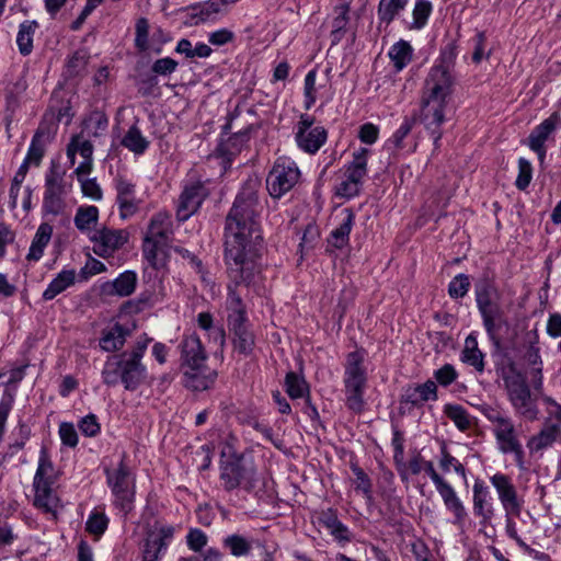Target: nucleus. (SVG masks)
I'll return each instance as SVG.
<instances>
[{
    "label": "nucleus",
    "mask_w": 561,
    "mask_h": 561,
    "mask_svg": "<svg viewBox=\"0 0 561 561\" xmlns=\"http://www.w3.org/2000/svg\"><path fill=\"white\" fill-rule=\"evenodd\" d=\"M99 209L95 206L79 207L75 216V226L80 231H87L98 222Z\"/></svg>",
    "instance_id": "nucleus-39"
},
{
    "label": "nucleus",
    "mask_w": 561,
    "mask_h": 561,
    "mask_svg": "<svg viewBox=\"0 0 561 561\" xmlns=\"http://www.w3.org/2000/svg\"><path fill=\"white\" fill-rule=\"evenodd\" d=\"M220 480L227 491H232L237 488L251 491L259 479L252 460L244 456L231 455L221 462Z\"/></svg>",
    "instance_id": "nucleus-6"
},
{
    "label": "nucleus",
    "mask_w": 561,
    "mask_h": 561,
    "mask_svg": "<svg viewBox=\"0 0 561 561\" xmlns=\"http://www.w3.org/2000/svg\"><path fill=\"white\" fill-rule=\"evenodd\" d=\"M476 297L484 328L490 335H493L505 323L500 295L493 284L482 280L476 286Z\"/></svg>",
    "instance_id": "nucleus-10"
},
{
    "label": "nucleus",
    "mask_w": 561,
    "mask_h": 561,
    "mask_svg": "<svg viewBox=\"0 0 561 561\" xmlns=\"http://www.w3.org/2000/svg\"><path fill=\"white\" fill-rule=\"evenodd\" d=\"M300 171L295 161L287 157L276 159L266 179L270 195L280 198L289 192L299 181Z\"/></svg>",
    "instance_id": "nucleus-11"
},
{
    "label": "nucleus",
    "mask_w": 561,
    "mask_h": 561,
    "mask_svg": "<svg viewBox=\"0 0 561 561\" xmlns=\"http://www.w3.org/2000/svg\"><path fill=\"white\" fill-rule=\"evenodd\" d=\"M122 145L136 154H140L147 149L149 142L141 135L140 130L136 126H133L124 136Z\"/></svg>",
    "instance_id": "nucleus-41"
},
{
    "label": "nucleus",
    "mask_w": 561,
    "mask_h": 561,
    "mask_svg": "<svg viewBox=\"0 0 561 561\" xmlns=\"http://www.w3.org/2000/svg\"><path fill=\"white\" fill-rule=\"evenodd\" d=\"M473 510L474 514L481 517L483 523H489L494 515L489 490L479 482H476L473 485Z\"/></svg>",
    "instance_id": "nucleus-26"
},
{
    "label": "nucleus",
    "mask_w": 561,
    "mask_h": 561,
    "mask_svg": "<svg viewBox=\"0 0 561 561\" xmlns=\"http://www.w3.org/2000/svg\"><path fill=\"white\" fill-rule=\"evenodd\" d=\"M560 431L557 425H547L538 434L531 436L527 442L530 454H537L551 447L559 438Z\"/></svg>",
    "instance_id": "nucleus-27"
},
{
    "label": "nucleus",
    "mask_w": 561,
    "mask_h": 561,
    "mask_svg": "<svg viewBox=\"0 0 561 561\" xmlns=\"http://www.w3.org/2000/svg\"><path fill=\"white\" fill-rule=\"evenodd\" d=\"M448 100L422 94L420 119L425 128L434 136L435 142L440 139L439 127L445 121V110Z\"/></svg>",
    "instance_id": "nucleus-15"
},
{
    "label": "nucleus",
    "mask_w": 561,
    "mask_h": 561,
    "mask_svg": "<svg viewBox=\"0 0 561 561\" xmlns=\"http://www.w3.org/2000/svg\"><path fill=\"white\" fill-rule=\"evenodd\" d=\"M180 347L183 367H197V365L206 363V352L202 345L199 337L196 334H190L185 336L182 340Z\"/></svg>",
    "instance_id": "nucleus-24"
},
{
    "label": "nucleus",
    "mask_w": 561,
    "mask_h": 561,
    "mask_svg": "<svg viewBox=\"0 0 561 561\" xmlns=\"http://www.w3.org/2000/svg\"><path fill=\"white\" fill-rule=\"evenodd\" d=\"M57 471L50 460L46 448L41 449L37 470L34 477V505L45 513H55L58 507V497L54 490Z\"/></svg>",
    "instance_id": "nucleus-3"
},
{
    "label": "nucleus",
    "mask_w": 561,
    "mask_h": 561,
    "mask_svg": "<svg viewBox=\"0 0 561 561\" xmlns=\"http://www.w3.org/2000/svg\"><path fill=\"white\" fill-rule=\"evenodd\" d=\"M352 470L356 477L355 479V489L357 491H362L366 496H370L371 492V482L368 476L364 472L362 468L356 465L352 466Z\"/></svg>",
    "instance_id": "nucleus-55"
},
{
    "label": "nucleus",
    "mask_w": 561,
    "mask_h": 561,
    "mask_svg": "<svg viewBox=\"0 0 561 561\" xmlns=\"http://www.w3.org/2000/svg\"><path fill=\"white\" fill-rule=\"evenodd\" d=\"M59 435L61 442L69 446L75 447L78 444L77 431L71 423H61L59 426Z\"/></svg>",
    "instance_id": "nucleus-57"
},
{
    "label": "nucleus",
    "mask_w": 561,
    "mask_h": 561,
    "mask_svg": "<svg viewBox=\"0 0 561 561\" xmlns=\"http://www.w3.org/2000/svg\"><path fill=\"white\" fill-rule=\"evenodd\" d=\"M173 534L172 526H161L157 530L150 531L145 543L142 561H158L161 551L167 548Z\"/></svg>",
    "instance_id": "nucleus-21"
},
{
    "label": "nucleus",
    "mask_w": 561,
    "mask_h": 561,
    "mask_svg": "<svg viewBox=\"0 0 561 561\" xmlns=\"http://www.w3.org/2000/svg\"><path fill=\"white\" fill-rule=\"evenodd\" d=\"M137 277L134 272H125L121 274L112 284L115 294L125 297L134 293Z\"/></svg>",
    "instance_id": "nucleus-44"
},
{
    "label": "nucleus",
    "mask_w": 561,
    "mask_h": 561,
    "mask_svg": "<svg viewBox=\"0 0 561 561\" xmlns=\"http://www.w3.org/2000/svg\"><path fill=\"white\" fill-rule=\"evenodd\" d=\"M444 413L462 432L468 431L472 426V417L462 405L446 404Z\"/></svg>",
    "instance_id": "nucleus-37"
},
{
    "label": "nucleus",
    "mask_w": 561,
    "mask_h": 561,
    "mask_svg": "<svg viewBox=\"0 0 561 561\" xmlns=\"http://www.w3.org/2000/svg\"><path fill=\"white\" fill-rule=\"evenodd\" d=\"M172 232V220L168 213L159 211L152 216L142 243L144 256L151 266L159 264V252L168 244Z\"/></svg>",
    "instance_id": "nucleus-9"
},
{
    "label": "nucleus",
    "mask_w": 561,
    "mask_h": 561,
    "mask_svg": "<svg viewBox=\"0 0 561 561\" xmlns=\"http://www.w3.org/2000/svg\"><path fill=\"white\" fill-rule=\"evenodd\" d=\"M407 3L408 0H380L378 7L380 20L389 24Z\"/></svg>",
    "instance_id": "nucleus-43"
},
{
    "label": "nucleus",
    "mask_w": 561,
    "mask_h": 561,
    "mask_svg": "<svg viewBox=\"0 0 561 561\" xmlns=\"http://www.w3.org/2000/svg\"><path fill=\"white\" fill-rule=\"evenodd\" d=\"M353 222L354 215L346 209L340 225L331 232L330 242L334 248L342 249L347 244Z\"/></svg>",
    "instance_id": "nucleus-33"
},
{
    "label": "nucleus",
    "mask_w": 561,
    "mask_h": 561,
    "mask_svg": "<svg viewBox=\"0 0 561 561\" xmlns=\"http://www.w3.org/2000/svg\"><path fill=\"white\" fill-rule=\"evenodd\" d=\"M316 70H311L305 78L306 107L309 108L316 102Z\"/></svg>",
    "instance_id": "nucleus-58"
},
{
    "label": "nucleus",
    "mask_w": 561,
    "mask_h": 561,
    "mask_svg": "<svg viewBox=\"0 0 561 561\" xmlns=\"http://www.w3.org/2000/svg\"><path fill=\"white\" fill-rule=\"evenodd\" d=\"M501 376L508 401L519 416L534 421L538 416L536 400L531 397L530 388L525 376L510 363L502 368Z\"/></svg>",
    "instance_id": "nucleus-2"
},
{
    "label": "nucleus",
    "mask_w": 561,
    "mask_h": 561,
    "mask_svg": "<svg viewBox=\"0 0 561 561\" xmlns=\"http://www.w3.org/2000/svg\"><path fill=\"white\" fill-rule=\"evenodd\" d=\"M47 141L48 134H46L42 128L38 129L32 139L24 161L28 164L38 165L44 157Z\"/></svg>",
    "instance_id": "nucleus-35"
},
{
    "label": "nucleus",
    "mask_w": 561,
    "mask_h": 561,
    "mask_svg": "<svg viewBox=\"0 0 561 561\" xmlns=\"http://www.w3.org/2000/svg\"><path fill=\"white\" fill-rule=\"evenodd\" d=\"M461 360L472 366L479 373L484 371V355L479 350L478 341L472 334L468 335L465 340Z\"/></svg>",
    "instance_id": "nucleus-28"
},
{
    "label": "nucleus",
    "mask_w": 561,
    "mask_h": 561,
    "mask_svg": "<svg viewBox=\"0 0 561 561\" xmlns=\"http://www.w3.org/2000/svg\"><path fill=\"white\" fill-rule=\"evenodd\" d=\"M359 186V184L346 176V180L336 186L335 193L337 196L350 198L358 194Z\"/></svg>",
    "instance_id": "nucleus-61"
},
{
    "label": "nucleus",
    "mask_w": 561,
    "mask_h": 561,
    "mask_svg": "<svg viewBox=\"0 0 561 561\" xmlns=\"http://www.w3.org/2000/svg\"><path fill=\"white\" fill-rule=\"evenodd\" d=\"M524 359L529 366L533 367V382L536 388L539 387L542 381V360L539 354V347L536 345V343L530 342V345L524 355Z\"/></svg>",
    "instance_id": "nucleus-40"
},
{
    "label": "nucleus",
    "mask_w": 561,
    "mask_h": 561,
    "mask_svg": "<svg viewBox=\"0 0 561 561\" xmlns=\"http://www.w3.org/2000/svg\"><path fill=\"white\" fill-rule=\"evenodd\" d=\"M116 203L121 218L126 219L134 216L140 204L135 196V185L125 179H118L116 181Z\"/></svg>",
    "instance_id": "nucleus-23"
},
{
    "label": "nucleus",
    "mask_w": 561,
    "mask_h": 561,
    "mask_svg": "<svg viewBox=\"0 0 561 561\" xmlns=\"http://www.w3.org/2000/svg\"><path fill=\"white\" fill-rule=\"evenodd\" d=\"M286 390L290 398H302L308 392L306 381L295 373H288L285 379Z\"/></svg>",
    "instance_id": "nucleus-47"
},
{
    "label": "nucleus",
    "mask_w": 561,
    "mask_h": 561,
    "mask_svg": "<svg viewBox=\"0 0 561 561\" xmlns=\"http://www.w3.org/2000/svg\"><path fill=\"white\" fill-rule=\"evenodd\" d=\"M107 118L101 113H93L84 123L89 136L99 137L107 127Z\"/></svg>",
    "instance_id": "nucleus-48"
},
{
    "label": "nucleus",
    "mask_w": 561,
    "mask_h": 561,
    "mask_svg": "<svg viewBox=\"0 0 561 561\" xmlns=\"http://www.w3.org/2000/svg\"><path fill=\"white\" fill-rule=\"evenodd\" d=\"M208 196V190L201 182L186 185L179 198L178 219L184 221L194 215Z\"/></svg>",
    "instance_id": "nucleus-18"
},
{
    "label": "nucleus",
    "mask_w": 561,
    "mask_h": 561,
    "mask_svg": "<svg viewBox=\"0 0 561 561\" xmlns=\"http://www.w3.org/2000/svg\"><path fill=\"white\" fill-rule=\"evenodd\" d=\"M434 377L440 386L447 387L457 379L458 373L451 364H445L434 373Z\"/></svg>",
    "instance_id": "nucleus-54"
},
{
    "label": "nucleus",
    "mask_w": 561,
    "mask_h": 561,
    "mask_svg": "<svg viewBox=\"0 0 561 561\" xmlns=\"http://www.w3.org/2000/svg\"><path fill=\"white\" fill-rule=\"evenodd\" d=\"M146 348V342H138L130 353L122 355L118 368L126 389H135L144 379L145 366L141 364V358Z\"/></svg>",
    "instance_id": "nucleus-14"
},
{
    "label": "nucleus",
    "mask_w": 561,
    "mask_h": 561,
    "mask_svg": "<svg viewBox=\"0 0 561 561\" xmlns=\"http://www.w3.org/2000/svg\"><path fill=\"white\" fill-rule=\"evenodd\" d=\"M490 480L497 492L506 516L518 517L520 515L522 505L511 478L503 473H496L492 476Z\"/></svg>",
    "instance_id": "nucleus-19"
},
{
    "label": "nucleus",
    "mask_w": 561,
    "mask_h": 561,
    "mask_svg": "<svg viewBox=\"0 0 561 561\" xmlns=\"http://www.w3.org/2000/svg\"><path fill=\"white\" fill-rule=\"evenodd\" d=\"M66 170L58 161L53 160L45 174L43 209L46 214L60 215L66 209V196L70 185L65 181Z\"/></svg>",
    "instance_id": "nucleus-7"
},
{
    "label": "nucleus",
    "mask_w": 561,
    "mask_h": 561,
    "mask_svg": "<svg viewBox=\"0 0 561 561\" xmlns=\"http://www.w3.org/2000/svg\"><path fill=\"white\" fill-rule=\"evenodd\" d=\"M368 154V149L360 148L358 151L354 152L353 160L346 169V176L359 185L367 173Z\"/></svg>",
    "instance_id": "nucleus-31"
},
{
    "label": "nucleus",
    "mask_w": 561,
    "mask_h": 561,
    "mask_svg": "<svg viewBox=\"0 0 561 561\" xmlns=\"http://www.w3.org/2000/svg\"><path fill=\"white\" fill-rule=\"evenodd\" d=\"M469 288V277L465 274H459L449 283L448 293L451 298H461L468 293Z\"/></svg>",
    "instance_id": "nucleus-51"
},
{
    "label": "nucleus",
    "mask_w": 561,
    "mask_h": 561,
    "mask_svg": "<svg viewBox=\"0 0 561 561\" xmlns=\"http://www.w3.org/2000/svg\"><path fill=\"white\" fill-rule=\"evenodd\" d=\"M207 543L206 535L199 529H192L187 535V545L194 551H199Z\"/></svg>",
    "instance_id": "nucleus-62"
},
{
    "label": "nucleus",
    "mask_w": 561,
    "mask_h": 561,
    "mask_svg": "<svg viewBox=\"0 0 561 561\" xmlns=\"http://www.w3.org/2000/svg\"><path fill=\"white\" fill-rule=\"evenodd\" d=\"M432 11V4L426 0H417L413 10V27L421 28L425 25Z\"/></svg>",
    "instance_id": "nucleus-50"
},
{
    "label": "nucleus",
    "mask_w": 561,
    "mask_h": 561,
    "mask_svg": "<svg viewBox=\"0 0 561 561\" xmlns=\"http://www.w3.org/2000/svg\"><path fill=\"white\" fill-rule=\"evenodd\" d=\"M415 123L414 117H405L402 122L401 126L398 128V130L393 134L391 138V142L396 148L402 147L403 139L410 134V131L413 128V125Z\"/></svg>",
    "instance_id": "nucleus-56"
},
{
    "label": "nucleus",
    "mask_w": 561,
    "mask_h": 561,
    "mask_svg": "<svg viewBox=\"0 0 561 561\" xmlns=\"http://www.w3.org/2000/svg\"><path fill=\"white\" fill-rule=\"evenodd\" d=\"M37 26L35 21H25L20 25L16 43L22 55H28L32 51L33 36Z\"/></svg>",
    "instance_id": "nucleus-38"
},
{
    "label": "nucleus",
    "mask_w": 561,
    "mask_h": 561,
    "mask_svg": "<svg viewBox=\"0 0 561 561\" xmlns=\"http://www.w3.org/2000/svg\"><path fill=\"white\" fill-rule=\"evenodd\" d=\"M79 430L85 436H95L100 432V424L95 415L90 414L84 416L79 423Z\"/></svg>",
    "instance_id": "nucleus-59"
},
{
    "label": "nucleus",
    "mask_w": 561,
    "mask_h": 561,
    "mask_svg": "<svg viewBox=\"0 0 561 561\" xmlns=\"http://www.w3.org/2000/svg\"><path fill=\"white\" fill-rule=\"evenodd\" d=\"M492 424L497 449L502 454H512L519 467L524 463V449L518 432L513 420L501 412H492L486 415Z\"/></svg>",
    "instance_id": "nucleus-8"
},
{
    "label": "nucleus",
    "mask_w": 561,
    "mask_h": 561,
    "mask_svg": "<svg viewBox=\"0 0 561 561\" xmlns=\"http://www.w3.org/2000/svg\"><path fill=\"white\" fill-rule=\"evenodd\" d=\"M198 325L210 332V337L218 343L220 347L225 345V331L220 327H213V317L208 312H202L197 317Z\"/></svg>",
    "instance_id": "nucleus-46"
},
{
    "label": "nucleus",
    "mask_w": 561,
    "mask_h": 561,
    "mask_svg": "<svg viewBox=\"0 0 561 561\" xmlns=\"http://www.w3.org/2000/svg\"><path fill=\"white\" fill-rule=\"evenodd\" d=\"M176 67L178 62L174 59L165 57L153 62L152 71L157 75L165 76L175 71Z\"/></svg>",
    "instance_id": "nucleus-60"
},
{
    "label": "nucleus",
    "mask_w": 561,
    "mask_h": 561,
    "mask_svg": "<svg viewBox=\"0 0 561 561\" xmlns=\"http://www.w3.org/2000/svg\"><path fill=\"white\" fill-rule=\"evenodd\" d=\"M389 57L397 71H401L412 59V47L405 41H399L389 50Z\"/></svg>",
    "instance_id": "nucleus-36"
},
{
    "label": "nucleus",
    "mask_w": 561,
    "mask_h": 561,
    "mask_svg": "<svg viewBox=\"0 0 561 561\" xmlns=\"http://www.w3.org/2000/svg\"><path fill=\"white\" fill-rule=\"evenodd\" d=\"M228 324L233 333L234 350L245 356L250 355L254 347V335L247 325L245 308L240 294L230 290L227 298Z\"/></svg>",
    "instance_id": "nucleus-5"
},
{
    "label": "nucleus",
    "mask_w": 561,
    "mask_h": 561,
    "mask_svg": "<svg viewBox=\"0 0 561 561\" xmlns=\"http://www.w3.org/2000/svg\"><path fill=\"white\" fill-rule=\"evenodd\" d=\"M445 506L448 511H450L454 514V516H455L454 524L462 525L465 522V518L467 516V512H466V508H465L462 502L460 501V499L457 497L456 500L446 504Z\"/></svg>",
    "instance_id": "nucleus-63"
},
{
    "label": "nucleus",
    "mask_w": 561,
    "mask_h": 561,
    "mask_svg": "<svg viewBox=\"0 0 561 561\" xmlns=\"http://www.w3.org/2000/svg\"><path fill=\"white\" fill-rule=\"evenodd\" d=\"M533 178V167L531 163L525 158H519L518 160V175L515 182V185L518 190L524 191L530 184Z\"/></svg>",
    "instance_id": "nucleus-49"
},
{
    "label": "nucleus",
    "mask_w": 561,
    "mask_h": 561,
    "mask_svg": "<svg viewBox=\"0 0 561 561\" xmlns=\"http://www.w3.org/2000/svg\"><path fill=\"white\" fill-rule=\"evenodd\" d=\"M76 280V271L75 270H64L61 271L48 285V287L43 293V298L45 300H51L67 288L72 286Z\"/></svg>",
    "instance_id": "nucleus-29"
},
{
    "label": "nucleus",
    "mask_w": 561,
    "mask_h": 561,
    "mask_svg": "<svg viewBox=\"0 0 561 561\" xmlns=\"http://www.w3.org/2000/svg\"><path fill=\"white\" fill-rule=\"evenodd\" d=\"M328 133L322 126H314V118L301 115L297 124L296 141L300 149L316 153L327 141Z\"/></svg>",
    "instance_id": "nucleus-16"
},
{
    "label": "nucleus",
    "mask_w": 561,
    "mask_h": 561,
    "mask_svg": "<svg viewBox=\"0 0 561 561\" xmlns=\"http://www.w3.org/2000/svg\"><path fill=\"white\" fill-rule=\"evenodd\" d=\"M129 239V233L123 229L102 228L91 237L93 252L101 257H111Z\"/></svg>",
    "instance_id": "nucleus-17"
},
{
    "label": "nucleus",
    "mask_w": 561,
    "mask_h": 561,
    "mask_svg": "<svg viewBox=\"0 0 561 561\" xmlns=\"http://www.w3.org/2000/svg\"><path fill=\"white\" fill-rule=\"evenodd\" d=\"M437 399V387L433 380L417 385L407 392V400L412 404H420L428 400Z\"/></svg>",
    "instance_id": "nucleus-34"
},
{
    "label": "nucleus",
    "mask_w": 561,
    "mask_h": 561,
    "mask_svg": "<svg viewBox=\"0 0 561 561\" xmlns=\"http://www.w3.org/2000/svg\"><path fill=\"white\" fill-rule=\"evenodd\" d=\"M184 385L193 391H204L213 386L217 373L206 367L205 364L197 367H184Z\"/></svg>",
    "instance_id": "nucleus-22"
},
{
    "label": "nucleus",
    "mask_w": 561,
    "mask_h": 561,
    "mask_svg": "<svg viewBox=\"0 0 561 561\" xmlns=\"http://www.w3.org/2000/svg\"><path fill=\"white\" fill-rule=\"evenodd\" d=\"M224 546L228 548L234 557L248 556L252 550V542L240 535L228 536L224 540Z\"/></svg>",
    "instance_id": "nucleus-42"
},
{
    "label": "nucleus",
    "mask_w": 561,
    "mask_h": 561,
    "mask_svg": "<svg viewBox=\"0 0 561 561\" xmlns=\"http://www.w3.org/2000/svg\"><path fill=\"white\" fill-rule=\"evenodd\" d=\"M186 20L184 22L187 26H196L198 24L213 21L218 15L216 4L211 0L195 4L185 9Z\"/></svg>",
    "instance_id": "nucleus-25"
},
{
    "label": "nucleus",
    "mask_w": 561,
    "mask_h": 561,
    "mask_svg": "<svg viewBox=\"0 0 561 561\" xmlns=\"http://www.w3.org/2000/svg\"><path fill=\"white\" fill-rule=\"evenodd\" d=\"M364 360L365 352L355 351L347 355L345 363L344 386L346 405L350 410L357 413L364 409L363 394L367 380Z\"/></svg>",
    "instance_id": "nucleus-4"
},
{
    "label": "nucleus",
    "mask_w": 561,
    "mask_h": 561,
    "mask_svg": "<svg viewBox=\"0 0 561 561\" xmlns=\"http://www.w3.org/2000/svg\"><path fill=\"white\" fill-rule=\"evenodd\" d=\"M127 334L128 330H126L122 324L116 323L104 332L100 340V346L106 352L119 350L124 345Z\"/></svg>",
    "instance_id": "nucleus-32"
},
{
    "label": "nucleus",
    "mask_w": 561,
    "mask_h": 561,
    "mask_svg": "<svg viewBox=\"0 0 561 561\" xmlns=\"http://www.w3.org/2000/svg\"><path fill=\"white\" fill-rule=\"evenodd\" d=\"M257 183H247L227 216L225 259L230 279L250 285L259 273L262 236L257 218L263 209L257 197Z\"/></svg>",
    "instance_id": "nucleus-1"
},
{
    "label": "nucleus",
    "mask_w": 561,
    "mask_h": 561,
    "mask_svg": "<svg viewBox=\"0 0 561 561\" xmlns=\"http://www.w3.org/2000/svg\"><path fill=\"white\" fill-rule=\"evenodd\" d=\"M378 133L379 130L376 125L366 123L360 127L358 137L363 142L371 145L377 140Z\"/></svg>",
    "instance_id": "nucleus-64"
},
{
    "label": "nucleus",
    "mask_w": 561,
    "mask_h": 561,
    "mask_svg": "<svg viewBox=\"0 0 561 561\" xmlns=\"http://www.w3.org/2000/svg\"><path fill=\"white\" fill-rule=\"evenodd\" d=\"M561 124V117L558 112L552 113L548 118H546L541 124H539L529 135L528 137V146L531 150H534L540 161L543 160L546 156L545 142L548 137L556 130V128Z\"/></svg>",
    "instance_id": "nucleus-20"
},
{
    "label": "nucleus",
    "mask_w": 561,
    "mask_h": 561,
    "mask_svg": "<svg viewBox=\"0 0 561 561\" xmlns=\"http://www.w3.org/2000/svg\"><path fill=\"white\" fill-rule=\"evenodd\" d=\"M149 23L146 18H140L136 23L135 45L139 50L148 48Z\"/></svg>",
    "instance_id": "nucleus-53"
},
{
    "label": "nucleus",
    "mask_w": 561,
    "mask_h": 561,
    "mask_svg": "<svg viewBox=\"0 0 561 561\" xmlns=\"http://www.w3.org/2000/svg\"><path fill=\"white\" fill-rule=\"evenodd\" d=\"M51 234L53 227L47 222L41 224L32 241L28 254L26 256L27 260L38 261L43 256L44 249L49 243Z\"/></svg>",
    "instance_id": "nucleus-30"
},
{
    "label": "nucleus",
    "mask_w": 561,
    "mask_h": 561,
    "mask_svg": "<svg viewBox=\"0 0 561 561\" xmlns=\"http://www.w3.org/2000/svg\"><path fill=\"white\" fill-rule=\"evenodd\" d=\"M404 439L400 432H394L392 446L394 449L393 460L402 480L407 479V463L404 462Z\"/></svg>",
    "instance_id": "nucleus-45"
},
{
    "label": "nucleus",
    "mask_w": 561,
    "mask_h": 561,
    "mask_svg": "<svg viewBox=\"0 0 561 561\" xmlns=\"http://www.w3.org/2000/svg\"><path fill=\"white\" fill-rule=\"evenodd\" d=\"M107 482L115 496V504L125 514L128 513L135 495L134 479L128 468L121 462L115 470L107 471Z\"/></svg>",
    "instance_id": "nucleus-13"
},
{
    "label": "nucleus",
    "mask_w": 561,
    "mask_h": 561,
    "mask_svg": "<svg viewBox=\"0 0 561 561\" xmlns=\"http://www.w3.org/2000/svg\"><path fill=\"white\" fill-rule=\"evenodd\" d=\"M108 524L107 517L103 513H92L87 520L85 529L92 535H102Z\"/></svg>",
    "instance_id": "nucleus-52"
},
{
    "label": "nucleus",
    "mask_w": 561,
    "mask_h": 561,
    "mask_svg": "<svg viewBox=\"0 0 561 561\" xmlns=\"http://www.w3.org/2000/svg\"><path fill=\"white\" fill-rule=\"evenodd\" d=\"M453 68L454 55L443 56L440 62L427 73L422 94L449 100L454 85Z\"/></svg>",
    "instance_id": "nucleus-12"
}]
</instances>
